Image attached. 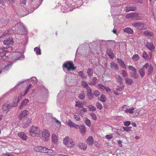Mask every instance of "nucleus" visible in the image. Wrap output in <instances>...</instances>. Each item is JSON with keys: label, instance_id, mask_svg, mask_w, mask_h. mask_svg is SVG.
Returning <instances> with one entry per match:
<instances>
[{"label": "nucleus", "instance_id": "nucleus-1", "mask_svg": "<svg viewBox=\"0 0 156 156\" xmlns=\"http://www.w3.org/2000/svg\"><path fill=\"white\" fill-rule=\"evenodd\" d=\"M12 30L14 31L15 30L17 33L20 34H26L27 33V30L22 23L16 24L14 27L12 28Z\"/></svg>", "mask_w": 156, "mask_h": 156}, {"label": "nucleus", "instance_id": "nucleus-2", "mask_svg": "<svg viewBox=\"0 0 156 156\" xmlns=\"http://www.w3.org/2000/svg\"><path fill=\"white\" fill-rule=\"evenodd\" d=\"M31 2V5L33 7V10L31 12H33L34 10L37 9L39 6V0H29ZM20 2L23 4H25L27 2V0H20Z\"/></svg>", "mask_w": 156, "mask_h": 156}, {"label": "nucleus", "instance_id": "nucleus-3", "mask_svg": "<svg viewBox=\"0 0 156 156\" xmlns=\"http://www.w3.org/2000/svg\"><path fill=\"white\" fill-rule=\"evenodd\" d=\"M62 67L63 69L64 68L66 69L68 71H73L76 69L74 66L73 62L71 61H67L65 62L62 65Z\"/></svg>", "mask_w": 156, "mask_h": 156}, {"label": "nucleus", "instance_id": "nucleus-4", "mask_svg": "<svg viewBox=\"0 0 156 156\" xmlns=\"http://www.w3.org/2000/svg\"><path fill=\"white\" fill-rule=\"evenodd\" d=\"M63 144L67 147H73L75 144L74 142L72 139L68 136H66L63 140Z\"/></svg>", "mask_w": 156, "mask_h": 156}, {"label": "nucleus", "instance_id": "nucleus-5", "mask_svg": "<svg viewBox=\"0 0 156 156\" xmlns=\"http://www.w3.org/2000/svg\"><path fill=\"white\" fill-rule=\"evenodd\" d=\"M13 63V62H8L3 60L0 62V66L3 68L4 70H8L11 69Z\"/></svg>", "mask_w": 156, "mask_h": 156}, {"label": "nucleus", "instance_id": "nucleus-6", "mask_svg": "<svg viewBox=\"0 0 156 156\" xmlns=\"http://www.w3.org/2000/svg\"><path fill=\"white\" fill-rule=\"evenodd\" d=\"M11 55L12 56V60L16 61L17 60L21 59L24 58V56L21 53L19 52H14L13 53H11Z\"/></svg>", "mask_w": 156, "mask_h": 156}, {"label": "nucleus", "instance_id": "nucleus-7", "mask_svg": "<svg viewBox=\"0 0 156 156\" xmlns=\"http://www.w3.org/2000/svg\"><path fill=\"white\" fill-rule=\"evenodd\" d=\"M29 133L32 136H35L39 133V129L33 126L30 128Z\"/></svg>", "mask_w": 156, "mask_h": 156}, {"label": "nucleus", "instance_id": "nucleus-8", "mask_svg": "<svg viewBox=\"0 0 156 156\" xmlns=\"http://www.w3.org/2000/svg\"><path fill=\"white\" fill-rule=\"evenodd\" d=\"M17 105V104H16V105L14 106L13 105L10 104L8 101H7L3 105L2 108L4 111H6V112H7L12 107H15Z\"/></svg>", "mask_w": 156, "mask_h": 156}, {"label": "nucleus", "instance_id": "nucleus-9", "mask_svg": "<svg viewBox=\"0 0 156 156\" xmlns=\"http://www.w3.org/2000/svg\"><path fill=\"white\" fill-rule=\"evenodd\" d=\"M23 120L22 126L23 128L27 127L31 123L32 119L31 118H24Z\"/></svg>", "mask_w": 156, "mask_h": 156}, {"label": "nucleus", "instance_id": "nucleus-10", "mask_svg": "<svg viewBox=\"0 0 156 156\" xmlns=\"http://www.w3.org/2000/svg\"><path fill=\"white\" fill-rule=\"evenodd\" d=\"M42 134L44 140L45 141H48L50 136V134L48 131L47 130H44L42 132Z\"/></svg>", "mask_w": 156, "mask_h": 156}, {"label": "nucleus", "instance_id": "nucleus-11", "mask_svg": "<svg viewBox=\"0 0 156 156\" xmlns=\"http://www.w3.org/2000/svg\"><path fill=\"white\" fill-rule=\"evenodd\" d=\"M122 109L127 113L133 114L134 112L135 108L133 107L128 108L127 106L124 105L123 106Z\"/></svg>", "mask_w": 156, "mask_h": 156}, {"label": "nucleus", "instance_id": "nucleus-12", "mask_svg": "<svg viewBox=\"0 0 156 156\" xmlns=\"http://www.w3.org/2000/svg\"><path fill=\"white\" fill-rule=\"evenodd\" d=\"M35 150L38 152L46 153L47 151L48 150L47 148L45 147L41 146H37L34 148Z\"/></svg>", "mask_w": 156, "mask_h": 156}, {"label": "nucleus", "instance_id": "nucleus-13", "mask_svg": "<svg viewBox=\"0 0 156 156\" xmlns=\"http://www.w3.org/2000/svg\"><path fill=\"white\" fill-rule=\"evenodd\" d=\"M149 56L147 53L145 51H144L142 53V57L145 60L147 61L150 60L151 59L152 57V53L151 52H149Z\"/></svg>", "mask_w": 156, "mask_h": 156}, {"label": "nucleus", "instance_id": "nucleus-14", "mask_svg": "<svg viewBox=\"0 0 156 156\" xmlns=\"http://www.w3.org/2000/svg\"><path fill=\"white\" fill-rule=\"evenodd\" d=\"M146 47L151 51H154L155 47L152 42H147L146 45Z\"/></svg>", "mask_w": 156, "mask_h": 156}, {"label": "nucleus", "instance_id": "nucleus-15", "mask_svg": "<svg viewBox=\"0 0 156 156\" xmlns=\"http://www.w3.org/2000/svg\"><path fill=\"white\" fill-rule=\"evenodd\" d=\"M13 43L12 38H6L3 41V44L5 45L12 44Z\"/></svg>", "mask_w": 156, "mask_h": 156}, {"label": "nucleus", "instance_id": "nucleus-16", "mask_svg": "<svg viewBox=\"0 0 156 156\" xmlns=\"http://www.w3.org/2000/svg\"><path fill=\"white\" fill-rule=\"evenodd\" d=\"M128 68L129 69L132 71L131 72H130L131 76L133 77L136 78V69L131 66H128Z\"/></svg>", "mask_w": 156, "mask_h": 156}, {"label": "nucleus", "instance_id": "nucleus-17", "mask_svg": "<svg viewBox=\"0 0 156 156\" xmlns=\"http://www.w3.org/2000/svg\"><path fill=\"white\" fill-rule=\"evenodd\" d=\"M8 52H6L3 48L0 49V57L4 58V56L8 57Z\"/></svg>", "mask_w": 156, "mask_h": 156}, {"label": "nucleus", "instance_id": "nucleus-18", "mask_svg": "<svg viewBox=\"0 0 156 156\" xmlns=\"http://www.w3.org/2000/svg\"><path fill=\"white\" fill-rule=\"evenodd\" d=\"M77 147L80 149L85 150L87 149V145L83 143H79L77 145Z\"/></svg>", "mask_w": 156, "mask_h": 156}, {"label": "nucleus", "instance_id": "nucleus-19", "mask_svg": "<svg viewBox=\"0 0 156 156\" xmlns=\"http://www.w3.org/2000/svg\"><path fill=\"white\" fill-rule=\"evenodd\" d=\"M92 90L90 88L87 90V95L90 100H92L94 98V94L91 92Z\"/></svg>", "mask_w": 156, "mask_h": 156}, {"label": "nucleus", "instance_id": "nucleus-20", "mask_svg": "<svg viewBox=\"0 0 156 156\" xmlns=\"http://www.w3.org/2000/svg\"><path fill=\"white\" fill-rule=\"evenodd\" d=\"M29 114V112L26 110H23L19 114V117H26Z\"/></svg>", "mask_w": 156, "mask_h": 156}, {"label": "nucleus", "instance_id": "nucleus-21", "mask_svg": "<svg viewBox=\"0 0 156 156\" xmlns=\"http://www.w3.org/2000/svg\"><path fill=\"white\" fill-rule=\"evenodd\" d=\"M87 143L88 145L92 146L94 143V139L93 137L90 136L87 140Z\"/></svg>", "mask_w": 156, "mask_h": 156}, {"label": "nucleus", "instance_id": "nucleus-22", "mask_svg": "<svg viewBox=\"0 0 156 156\" xmlns=\"http://www.w3.org/2000/svg\"><path fill=\"white\" fill-rule=\"evenodd\" d=\"M117 62L119 64L120 66L122 67L124 69H126V65L124 63V62L122 61V60L120 58H117Z\"/></svg>", "mask_w": 156, "mask_h": 156}, {"label": "nucleus", "instance_id": "nucleus-23", "mask_svg": "<svg viewBox=\"0 0 156 156\" xmlns=\"http://www.w3.org/2000/svg\"><path fill=\"white\" fill-rule=\"evenodd\" d=\"M107 52L108 55L112 59L114 58V54L112 51L111 49H108L107 51Z\"/></svg>", "mask_w": 156, "mask_h": 156}, {"label": "nucleus", "instance_id": "nucleus-24", "mask_svg": "<svg viewBox=\"0 0 156 156\" xmlns=\"http://www.w3.org/2000/svg\"><path fill=\"white\" fill-rule=\"evenodd\" d=\"M18 136L24 140H26L27 139V136L23 132H20L18 133Z\"/></svg>", "mask_w": 156, "mask_h": 156}, {"label": "nucleus", "instance_id": "nucleus-25", "mask_svg": "<svg viewBox=\"0 0 156 156\" xmlns=\"http://www.w3.org/2000/svg\"><path fill=\"white\" fill-rule=\"evenodd\" d=\"M124 32H126L129 34H133V31L129 27H126L123 29Z\"/></svg>", "mask_w": 156, "mask_h": 156}, {"label": "nucleus", "instance_id": "nucleus-26", "mask_svg": "<svg viewBox=\"0 0 156 156\" xmlns=\"http://www.w3.org/2000/svg\"><path fill=\"white\" fill-rule=\"evenodd\" d=\"M58 136L55 134H53L52 135V140L54 144H56L58 141Z\"/></svg>", "mask_w": 156, "mask_h": 156}, {"label": "nucleus", "instance_id": "nucleus-27", "mask_svg": "<svg viewBox=\"0 0 156 156\" xmlns=\"http://www.w3.org/2000/svg\"><path fill=\"white\" fill-rule=\"evenodd\" d=\"M144 23H138L137 22V29L139 30H144L145 28L144 27Z\"/></svg>", "mask_w": 156, "mask_h": 156}, {"label": "nucleus", "instance_id": "nucleus-28", "mask_svg": "<svg viewBox=\"0 0 156 156\" xmlns=\"http://www.w3.org/2000/svg\"><path fill=\"white\" fill-rule=\"evenodd\" d=\"M79 128L82 134H84L86 132V129L84 125H81L79 126Z\"/></svg>", "mask_w": 156, "mask_h": 156}, {"label": "nucleus", "instance_id": "nucleus-29", "mask_svg": "<svg viewBox=\"0 0 156 156\" xmlns=\"http://www.w3.org/2000/svg\"><path fill=\"white\" fill-rule=\"evenodd\" d=\"M147 75H150L153 72V66L151 64H150L147 68Z\"/></svg>", "mask_w": 156, "mask_h": 156}, {"label": "nucleus", "instance_id": "nucleus-30", "mask_svg": "<svg viewBox=\"0 0 156 156\" xmlns=\"http://www.w3.org/2000/svg\"><path fill=\"white\" fill-rule=\"evenodd\" d=\"M61 10L63 12H68L69 11H72L73 9H69V8L68 7L63 6L62 7L61 9Z\"/></svg>", "mask_w": 156, "mask_h": 156}, {"label": "nucleus", "instance_id": "nucleus-31", "mask_svg": "<svg viewBox=\"0 0 156 156\" xmlns=\"http://www.w3.org/2000/svg\"><path fill=\"white\" fill-rule=\"evenodd\" d=\"M110 65L111 67L113 69H118L119 67L117 64L114 62H111Z\"/></svg>", "mask_w": 156, "mask_h": 156}, {"label": "nucleus", "instance_id": "nucleus-32", "mask_svg": "<svg viewBox=\"0 0 156 156\" xmlns=\"http://www.w3.org/2000/svg\"><path fill=\"white\" fill-rule=\"evenodd\" d=\"M83 105L84 103L79 101H77L76 102L75 106L76 107L81 108H83Z\"/></svg>", "mask_w": 156, "mask_h": 156}, {"label": "nucleus", "instance_id": "nucleus-33", "mask_svg": "<svg viewBox=\"0 0 156 156\" xmlns=\"http://www.w3.org/2000/svg\"><path fill=\"white\" fill-rule=\"evenodd\" d=\"M144 34L146 36L148 37H152L153 36V33L148 30L145 31L144 32Z\"/></svg>", "mask_w": 156, "mask_h": 156}, {"label": "nucleus", "instance_id": "nucleus-34", "mask_svg": "<svg viewBox=\"0 0 156 156\" xmlns=\"http://www.w3.org/2000/svg\"><path fill=\"white\" fill-rule=\"evenodd\" d=\"M116 79H117L118 82L119 84H121L122 83L123 79L119 75L115 76Z\"/></svg>", "mask_w": 156, "mask_h": 156}, {"label": "nucleus", "instance_id": "nucleus-35", "mask_svg": "<svg viewBox=\"0 0 156 156\" xmlns=\"http://www.w3.org/2000/svg\"><path fill=\"white\" fill-rule=\"evenodd\" d=\"M34 51L36 52V53L37 55H40L41 54V50L40 47H36L34 48Z\"/></svg>", "mask_w": 156, "mask_h": 156}, {"label": "nucleus", "instance_id": "nucleus-36", "mask_svg": "<svg viewBox=\"0 0 156 156\" xmlns=\"http://www.w3.org/2000/svg\"><path fill=\"white\" fill-rule=\"evenodd\" d=\"M81 85L85 88L87 90L89 89L90 88V87L87 84L86 82L84 81H82V84Z\"/></svg>", "mask_w": 156, "mask_h": 156}, {"label": "nucleus", "instance_id": "nucleus-37", "mask_svg": "<svg viewBox=\"0 0 156 156\" xmlns=\"http://www.w3.org/2000/svg\"><path fill=\"white\" fill-rule=\"evenodd\" d=\"M136 8L135 7L128 6L126 7V10L127 12L130 11H134L136 9Z\"/></svg>", "mask_w": 156, "mask_h": 156}, {"label": "nucleus", "instance_id": "nucleus-38", "mask_svg": "<svg viewBox=\"0 0 156 156\" xmlns=\"http://www.w3.org/2000/svg\"><path fill=\"white\" fill-rule=\"evenodd\" d=\"M29 102V100L28 99H25L21 103V105L20 107L21 109V107H23L26 105Z\"/></svg>", "mask_w": 156, "mask_h": 156}, {"label": "nucleus", "instance_id": "nucleus-39", "mask_svg": "<svg viewBox=\"0 0 156 156\" xmlns=\"http://www.w3.org/2000/svg\"><path fill=\"white\" fill-rule=\"evenodd\" d=\"M99 100L103 102H105L106 100V98L105 96L103 94H102L100 98H99Z\"/></svg>", "mask_w": 156, "mask_h": 156}, {"label": "nucleus", "instance_id": "nucleus-40", "mask_svg": "<svg viewBox=\"0 0 156 156\" xmlns=\"http://www.w3.org/2000/svg\"><path fill=\"white\" fill-rule=\"evenodd\" d=\"M32 84H29V85L27 87L26 89L25 90V93L23 95V96H24L26 95V94H27V93L30 90V88L31 87Z\"/></svg>", "mask_w": 156, "mask_h": 156}, {"label": "nucleus", "instance_id": "nucleus-41", "mask_svg": "<svg viewBox=\"0 0 156 156\" xmlns=\"http://www.w3.org/2000/svg\"><path fill=\"white\" fill-rule=\"evenodd\" d=\"M87 73L89 76H92L93 73V71L92 69L90 68L88 69L87 71Z\"/></svg>", "mask_w": 156, "mask_h": 156}, {"label": "nucleus", "instance_id": "nucleus-42", "mask_svg": "<svg viewBox=\"0 0 156 156\" xmlns=\"http://www.w3.org/2000/svg\"><path fill=\"white\" fill-rule=\"evenodd\" d=\"M88 108L89 109V110L90 111H94L96 110V108L93 105H89L88 107Z\"/></svg>", "mask_w": 156, "mask_h": 156}, {"label": "nucleus", "instance_id": "nucleus-43", "mask_svg": "<svg viewBox=\"0 0 156 156\" xmlns=\"http://www.w3.org/2000/svg\"><path fill=\"white\" fill-rule=\"evenodd\" d=\"M11 34H12V33L11 30H7L4 32L3 35H9Z\"/></svg>", "mask_w": 156, "mask_h": 156}, {"label": "nucleus", "instance_id": "nucleus-44", "mask_svg": "<svg viewBox=\"0 0 156 156\" xmlns=\"http://www.w3.org/2000/svg\"><path fill=\"white\" fill-rule=\"evenodd\" d=\"M85 95L83 91H82L81 94H79V98L81 100H83L85 98Z\"/></svg>", "mask_w": 156, "mask_h": 156}, {"label": "nucleus", "instance_id": "nucleus-45", "mask_svg": "<svg viewBox=\"0 0 156 156\" xmlns=\"http://www.w3.org/2000/svg\"><path fill=\"white\" fill-rule=\"evenodd\" d=\"M78 74L83 79H85L87 78L85 74L83 73L82 71L79 72L78 73Z\"/></svg>", "mask_w": 156, "mask_h": 156}, {"label": "nucleus", "instance_id": "nucleus-46", "mask_svg": "<svg viewBox=\"0 0 156 156\" xmlns=\"http://www.w3.org/2000/svg\"><path fill=\"white\" fill-rule=\"evenodd\" d=\"M66 123L70 128H73L74 123L71 120H69L68 121H67Z\"/></svg>", "mask_w": 156, "mask_h": 156}, {"label": "nucleus", "instance_id": "nucleus-47", "mask_svg": "<svg viewBox=\"0 0 156 156\" xmlns=\"http://www.w3.org/2000/svg\"><path fill=\"white\" fill-rule=\"evenodd\" d=\"M125 80L126 83L128 85L131 84L133 82L132 80L131 79L126 78Z\"/></svg>", "mask_w": 156, "mask_h": 156}, {"label": "nucleus", "instance_id": "nucleus-48", "mask_svg": "<svg viewBox=\"0 0 156 156\" xmlns=\"http://www.w3.org/2000/svg\"><path fill=\"white\" fill-rule=\"evenodd\" d=\"M85 122L86 124L88 126H90L91 122L90 120L87 118L85 120Z\"/></svg>", "mask_w": 156, "mask_h": 156}, {"label": "nucleus", "instance_id": "nucleus-49", "mask_svg": "<svg viewBox=\"0 0 156 156\" xmlns=\"http://www.w3.org/2000/svg\"><path fill=\"white\" fill-rule=\"evenodd\" d=\"M96 106L100 110L102 108V105L99 102H98L96 103Z\"/></svg>", "mask_w": 156, "mask_h": 156}, {"label": "nucleus", "instance_id": "nucleus-50", "mask_svg": "<svg viewBox=\"0 0 156 156\" xmlns=\"http://www.w3.org/2000/svg\"><path fill=\"white\" fill-rule=\"evenodd\" d=\"M139 72L140 73V74L141 76L142 77H143L145 75V72L144 71L143 68L141 69L139 71Z\"/></svg>", "mask_w": 156, "mask_h": 156}, {"label": "nucleus", "instance_id": "nucleus-51", "mask_svg": "<svg viewBox=\"0 0 156 156\" xmlns=\"http://www.w3.org/2000/svg\"><path fill=\"white\" fill-rule=\"evenodd\" d=\"M124 87L123 86H118L116 88V90L118 91H121L123 90Z\"/></svg>", "mask_w": 156, "mask_h": 156}, {"label": "nucleus", "instance_id": "nucleus-52", "mask_svg": "<svg viewBox=\"0 0 156 156\" xmlns=\"http://www.w3.org/2000/svg\"><path fill=\"white\" fill-rule=\"evenodd\" d=\"M131 127H123L122 128L123 129L126 131H129L130 130L131 128Z\"/></svg>", "mask_w": 156, "mask_h": 156}, {"label": "nucleus", "instance_id": "nucleus-53", "mask_svg": "<svg viewBox=\"0 0 156 156\" xmlns=\"http://www.w3.org/2000/svg\"><path fill=\"white\" fill-rule=\"evenodd\" d=\"M93 92L94 95L97 97L99 96L100 94L99 91L98 90H94Z\"/></svg>", "mask_w": 156, "mask_h": 156}, {"label": "nucleus", "instance_id": "nucleus-54", "mask_svg": "<svg viewBox=\"0 0 156 156\" xmlns=\"http://www.w3.org/2000/svg\"><path fill=\"white\" fill-rule=\"evenodd\" d=\"M122 74L124 78H126L127 76V73L126 71L124 70L122 71Z\"/></svg>", "mask_w": 156, "mask_h": 156}, {"label": "nucleus", "instance_id": "nucleus-55", "mask_svg": "<svg viewBox=\"0 0 156 156\" xmlns=\"http://www.w3.org/2000/svg\"><path fill=\"white\" fill-rule=\"evenodd\" d=\"M98 87L99 89L103 90H104L105 89V87L101 84H98Z\"/></svg>", "mask_w": 156, "mask_h": 156}, {"label": "nucleus", "instance_id": "nucleus-56", "mask_svg": "<svg viewBox=\"0 0 156 156\" xmlns=\"http://www.w3.org/2000/svg\"><path fill=\"white\" fill-rule=\"evenodd\" d=\"M31 80L32 81L33 83H35L37 82V80L36 77H33L31 78Z\"/></svg>", "mask_w": 156, "mask_h": 156}, {"label": "nucleus", "instance_id": "nucleus-57", "mask_svg": "<svg viewBox=\"0 0 156 156\" xmlns=\"http://www.w3.org/2000/svg\"><path fill=\"white\" fill-rule=\"evenodd\" d=\"M124 124L126 126H128L130 124V122L129 121H126L124 122Z\"/></svg>", "mask_w": 156, "mask_h": 156}, {"label": "nucleus", "instance_id": "nucleus-58", "mask_svg": "<svg viewBox=\"0 0 156 156\" xmlns=\"http://www.w3.org/2000/svg\"><path fill=\"white\" fill-rule=\"evenodd\" d=\"M129 16L131 17H134L135 16H136V12L134 13H129Z\"/></svg>", "mask_w": 156, "mask_h": 156}, {"label": "nucleus", "instance_id": "nucleus-59", "mask_svg": "<svg viewBox=\"0 0 156 156\" xmlns=\"http://www.w3.org/2000/svg\"><path fill=\"white\" fill-rule=\"evenodd\" d=\"M64 91H61L58 94V95L57 96V98H60L61 97V96L62 94V93H64Z\"/></svg>", "mask_w": 156, "mask_h": 156}, {"label": "nucleus", "instance_id": "nucleus-60", "mask_svg": "<svg viewBox=\"0 0 156 156\" xmlns=\"http://www.w3.org/2000/svg\"><path fill=\"white\" fill-rule=\"evenodd\" d=\"M105 137L108 140H110L112 138V135H107Z\"/></svg>", "mask_w": 156, "mask_h": 156}, {"label": "nucleus", "instance_id": "nucleus-61", "mask_svg": "<svg viewBox=\"0 0 156 156\" xmlns=\"http://www.w3.org/2000/svg\"><path fill=\"white\" fill-rule=\"evenodd\" d=\"M117 143L119 145V146L120 147H122V141L121 140H118L117 141Z\"/></svg>", "mask_w": 156, "mask_h": 156}, {"label": "nucleus", "instance_id": "nucleus-62", "mask_svg": "<svg viewBox=\"0 0 156 156\" xmlns=\"http://www.w3.org/2000/svg\"><path fill=\"white\" fill-rule=\"evenodd\" d=\"M92 80L94 83L93 84H94L97 82L98 80L97 79L96 77H94L93 78Z\"/></svg>", "mask_w": 156, "mask_h": 156}, {"label": "nucleus", "instance_id": "nucleus-63", "mask_svg": "<svg viewBox=\"0 0 156 156\" xmlns=\"http://www.w3.org/2000/svg\"><path fill=\"white\" fill-rule=\"evenodd\" d=\"M48 150L47 151V152H46L45 153H50L51 154H52L53 152V151L52 149H49L47 148Z\"/></svg>", "mask_w": 156, "mask_h": 156}, {"label": "nucleus", "instance_id": "nucleus-64", "mask_svg": "<svg viewBox=\"0 0 156 156\" xmlns=\"http://www.w3.org/2000/svg\"><path fill=\"white\" fill-rule=\"evenodd\" d=\"M46 117H52V115L50 113H47L46 114Z\"/></svg>", "mask_w": 156, "mask_h": 156}]
</instances>
